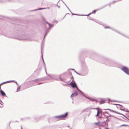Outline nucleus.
Here are the masks:
<instances>
[{"label":"nucleus","mask_w":129,"mask_h":129,"mask_svg":"<svg viewBox=\"0 0 129 129\" xmlns=\"http://www.w3.org/2000/svg\"><path fill=\"white\" fill-rule=\"evenodd\" d=\"M127 38H128V39H129V36H127Z\"/></svg>","instance_id":"nucleus-64"},{"label":"nucleus","mask_w":129,"mask_h":129,"mask_svg":"<svg viewBox=\"0 0 129 129\" xmlns=\"http://www.w3.org/2000/svg\"><path fill=\"white\" fill-rule=\"evenodd\" d=\"M74 93H72L71 96V97L76 96L78 95V93L76 91L74 90Z\"/></svg>","instance_id":"nucleus-8"},{"label":"nucleus","mask_w":129,"mask_h":129,"mask_svg":"<svg viewBox=\"0 0 129 129\" xmlns=\"http://www.w3.org/2000/svg\"><path fill=\"white\" fill-rule=\"evenodd\" d=\"M5 82V83H8V81H7Z\"/></svg>","instance_id":"nucleus-63"},{"label":"nucleus","mask_w":129,"mask_h":129,"mask_svg":"<svg viewBox=\"0 0 129 129\" xmlns=\"http://www.w3.org/2000/svg\"><path fill=\"white\" fill-rule=\"evenodd\" d=\"M112 104L113 105H117V104Z\"/></svg>","instance_id":"nucleus-60"},{"label":"nucleus","mask_w":129,"mask_h":129,"mask_svg":"<svg viewBox=\"0 0 129 129\" xmlns=\"http://www.w3.org/2000/svg\"><path fill=\"white\" fill-rule=\"evenodd\" d=\"M5 84V82H2V83H1V84H2V85L3 84Z\"/></svg>","instance_id":"nucleus-58"},{"label":"nucleus","mask_w":129,"mask_h":129,"mask_svg":"<svg viewBox=\"0 0 129 129\" xmlns=\"http://www.w3.org/2000/svg\"><path fill=\"white\" fill-rule=\"evenodd\" d=\"M116 2V1H114L112 2V4H113Z\"/></svg>","instance_id":"nucleus-54"},{"label":"nucleus","mask_w":129,"mask_h":129,"mask_svg":"<svg viewBox=\"0 0 129 129\" xmlns=\"http://www.w3.org/2000/svg\"><path fill=\"white\" fill-rule=\"evenodd\" d=\"M68 114V112H66L64 114L60 115V119H63V118H66Z\"/></svg>","instance_id":"nucleus-7"},{"label":"nucleus","mask_w":129,"mask_h":129,"mask_svg":"<svg viewBox=\"0 0 129 129\" xmlns=\"http://www.w3.org/2000/svg\"><path fill=\"white\" fill-rule=\"evenodd\" d=\"M0 94H1L2 96H5L6 97H7L5 92L1 89V87H0Z\"/></svg>","instance_id":"nucleus-9"},{"label":"nucleus","mask_w":129,"mask_h":129,"mask_svg":"<svg viewBox=\"0 0 129 129\" xmlns=\"http://www.w3.org/2000/svg\"><path fill=\"white\" fill-rule=\"evenodd\" d=\"M91 14L90 13H89L88 14H87V15H83L82 16H89V15H90Z\"/></svg>","instance_id":"nucleus-32"},{"label":"nucleus","mask_w":129,"mask_h":129,"mask_svg":"<svg viewBox=\"0 0 129 129\" xmlns=\"http://www.w3.org/2000/svg\"><path fill=\"white\" fill-rule=\"evenodd\" d=\"M45 79L44 78H40L39 79H35L34 80H33L31 81L32 82H35V83H37L39 81H41L44 80ZM43 83H39L37 84H36V83H34V85H40L41 84H43Z\"/></svg>","instance_id":"nucleus-3"},{"label":"nucleus","mask_w":129,"mask_h":129,"mask_svg":"<svg viewBox=\"0 0 129 129\" xmlns=\"http://www.w3.org/2000/svg\"><path fill=\"white\" fill-rule=\"evenodd\" d=\"M70 12H71V13H72V15H76V14H74V13H72L71 12V11H70Z\"/></svg>","instance_id":"nucleus-48"},{"label":"nucleus","mask_w":129,"mask_h":129,"mask_svg":"<svg viewBox=\"0 0 129 129\" xmlns=\"http://www.w3.org/2000/svg\"><path fill=\"white\" fill-rule=\"evenodd\" d=\"M104 28H105V29H106V28H109V29H110L111 28L110 27H109V26H107L105 27H104Z\"/></svg>","instance_id":"nucleus-35"},{"label":"nucleus","mask_w":129,"mask_h":129,"mask_svg":"<svg viewBox=\"0 0 129 129\" xmlns=\"http://www.w3.org/2000/svg\"><path fill=\"white\" fill-rule=\"evenodd\" d=\"M119 34L122 35V36H123L124 37H126V38L127 37V36H126V35H124L121 33H120V34Z\"/></svg>","instance_id":"nucleus-36"},{"label":"nucleus","mask_w":129,"mask_h":129,"mask_svg":"<svg viewBox=\"0 0 129 129\" xmlns=\"http://www.w3.org/2000/svg\"><path fill=\"white\" fill-rule=\"evenodd\" d=\"M92 109H95L94 108H92ZM97 109V114L96 115V117H97V116H98L99 114V111L98 110V109Z\"/></svg>","instance_id":"nucleus-23"},{"label":"nucleus","mask_w":129,"mask_h":129,"mask_svg":"<svg viewBox=\"0 0 129 129\" xmlns=\"http://www.w3.org/2000/svg\"><path fill=\"white\" fill-rule=\"evenodd\" d=\"M101 123V122H96L95 123V125H99V123Z\"/></svg>","instance_id":"nucleus-26"},{"label":"nucleus","mask_w":129,"mask_h":129,"mask_svg":"<svg viewBox=\"0 0 129 129\" xmlns=\"http://www.w3.org/2000/svg\"><path fill=\"white\" fill-rule=\"evenodd\" d=\"M99 125L100 126H104V125H103L102 124H101V123Z\"/></svg>","instance_id":"nucleus-53"},{"label":"nucleus","mask_w":129,"mask_h":129,"mask_svg":"<svg viewBox=\"0 0 129 129\" xmlns=\"http://www.w3.org/2000/svg\"><path fill=\"white\" fill-rule=\"evenodd\" d=\"M116 118L117 119H118V120H120V121H125L124 120H121L120 119H119V118H117H117Z\"/></svg>","instance_id":"nucleus-40"},{"label":"nucleus","mask_w":129,"mask_h":129,"mask_svg":"<svg viewBox=\"0 0 129 129\" xmlns=\"http://www.w3.org/2000/svg\"><path fill=\"white\" fill-rule=\"evenodd\" d=\"M53 75V76H52V77H51L50 79H53L55 77V75Z\"/></svg>","instance_id":"nucleus-33"},{"label":"nucleus","mask_w":129,"mask_h":129,"mask_svg":"<svg viewBox=\"0 0 129 129\" xmlns=\"http://www.w3.org/2000/svg\"><path fill=\"white\" fill-rule=\"evenodd\" d=\"M53 119H54L55 118H57V119H60V115H58V116H54L53 117Z\"/></svg>","instance_id":"nucleus-15"},{"label":"nucleus","mask_w":129,"mask_h":129,"mask_svg":"<svg viewBox=\"0 0 129 129\" xmlns=\"http://www.w3.org/2000/svg\"><path fill=\"white\" fill-rule=\"evenodd\" d=\"M121 70L125 73L129 75V69L125 66L122 67Z\"/></svg>","instance_id":"nucleus-4"},{"label":"nucleus","mask_w":129,"mask_h":129,"mask_svg":"<svg viewBox=\"0 0 129 129\" xmlns=\"http://www.w3.org/2000/svg\"><path fill=\"white\" fill-rule=\"evenodd\" d=\"M99 10H98V9H97V10H93L92 12L91 13V14H93V13L95 14L96 13V11Z\"/></svg>","instance_id":"nucleus-22"},{"label":"nucleus","mask_w":129,"mask_h":129,"mask_svg":"<svg viewBox=\"0 0 129 129\" xmlns=\"http://www.w3.org/2000/svg\"><path fill=\"white\" fill-rule=\"evenodd\" d=\"M49 32V31H48L46 30L45 31V35H44V38H43V40H44L45 39V38L46 36L47 35V34Z\"/></svg>","instance_id":"nucleus-13"},{"label":"nucleus","mask_w":129,"mask_h":129,"mask_svg":"<svg viewBox=\"0 0 129 129\" xmlns=\"http://www.w3.org/2000/svg\"><path fill=\"white\" fill-rule=\"evenodd\" d=\"M75 88H76V89L78 90V91H79V90H80L79 88H78V87H77H77H75Z\"/></svg>","instance_id":"nucleus-44"},{"label":"nucleus","mask_w":129,"mask_h":129,"mask_svg":"<svg viewBox=\"0 0 129 129\" xmlns=\"http://www.w3.org/2000/svg\"><path fill=\"white\" fill-rule=\"evenodd\" d=\"M100 99L102 100L101 101H100V104H101L105 103V99L100 98Z\"/></svg>","instance_id":"nucleus-10"},{"label":"nucleus","mask_w":129,"mask_h":129,"mask_svg":"<svg viewBox=\"0 0 129 129\" xmlns=\"http://www.w3.org/2000/svg\"><path fill=\"white\" fill-rule=\"evenodd\" d=\"M109 5V4H107L106 5H105L104 6H102V7L100 8L98 10H101V9H103V8H104L105 7H106L107 6H108Z\"/></svg>","instance_id":"nucleus-17"},{"label":"nucleus","mask_w":129,"mask_h":129,"mask_svg":"<svg viewBox=\"0 0 129 129\" xmlns=\"http://www.w3.org/2000/svg\"><path fill=\"white\" fill-rule=\"evenodd\" d=\"M74 70V71L77 74L79 75H80V74L78 73L77 72H76L75 70L74 69H69L68 70V71H69V70Z\"/></svg>","instance_id":"nucleus-12"},{"label":"nucleus","mask_w":129,"mask_h":129,"mask_svg":"<svg viewBox=\"0 0 129 129\" xmlns=\"http://www.w3.org/2000/svg\"><path fill=\"white\" fill-rule=\"evenodd\" d=\"M20 86L17 88V89L16 92H17L20 91Z\"/></svg>","instance_id":"nucleus-24"},{"label":"nucleus","mask_w":129,"mask_h":129,"mask_svg":"<svg viewBox=\"0 0 129 129\" xmlns=\"http://www.w3.org/2000/svg\"><path fill=\"white\" fill-rule=\"evenodd\" d=\"M42 48H41L42 58V60L43 61V63H44V65H45V63L44 60V59H43V55L42 51Z\"/></svg>","instance_id":"nucleus-16"},{"label":"nucleus","mask_w":129,"mask_h":129,"mask_svg":"<svg viewBox=\"0 0 129 129\" xmlns=\"http://www.w3.org/2000/svg\"><path fill=\"white\" fill-rule=\"evenodd\" d=\"M103 115H104V116L105 117H106V115L105 114V113H104V112H103Z\"/></svg>","instance_id":"nucleus-59"},{"label":"nucleus","mask_w":129,"mask_h":129,"mask_svg":"<svg viewBox=\"0 0 129 129\" xmlns=\"http://www.w3.org/2000/svg\"><path fill=\"white\" fill-rule=\"evenodd\" d=\"M0 104L1 105V106H0V107L1 108H3V104H4L3 102L1 101V100L0 99Z\"/></svg>","instance_id":"nucleus-19"},{"label":"nucleus","mask_w":129,"mask_h":129,"mask_svg":"<svg viewBox=\"0 0 129 129\" xmlns=\"http://www.w3.org/2000/svg\"><path fill=\"white\" fill-rule=\"evenodd\" d=\"M13 80H9V81H8V83L12 82H13Z\"/></svg>","instance_id":"nucleus-42"},{"label":"nucleus","mask_w":129,"mask_h":129,"mask_svg":"<svg viewBox=\"0 0 129 129\" xmlns=\"http://www.w3.org/2000/svg\"><path fill=\"white\" fill-rule=\"evenodd\" d=\"M76 15H77V16H83V15L82 14H76Z\"/></svg>","instance_id":"nucleus-45"},{"label":"nucleus","mask_w":129,"mask_h":129,"mask_svg":"<svg viewBox=\"0 0 129 129\" xmlns=\"http://www.w3.org/2000/svg\"><path fill=\"white\" fill-rule=\"evenodd\" d=\"M70 84L71 85L72 87L73 88H75L77 87V84L74 81H72Z\"/></svg>","instance_id":"nucleus-6"},{"label":"nucleus","mask_w":129,"mask_h":129,"mask_svg":"<svg viewBox=\"0 0 129 129\" xmlns=\"http://www.w3.org/2000/svg\"><path fill=\"white\" fill-rule=\"evenodd\" d=\"M116 113L118 114H120V115H122V116H123L124 117H125L127 119V118H128L126 116H125L124 115H123V114H121V113H120L118 112H117Z\"/></svg>","instance_id":"nucleus-20"},{"label":"nucleus","mask_w":129,"mask_h":129,"mask_svg":"<svg viewBox=\"0 0 129 129\" xmlns=\"http://www.w3.org/2000/svg\"><path fill=\"white\" fill-rule=\"evenodd\" d=\"M88 19L89 20H93V19L91 17H87Z\"/></svg>","instance_id":"nucleus-31"},{"label":"nucleus","mask_w":129,"mask_h":129,"mask_svg":"<svg viewBox=\"0 0 129 129\" xmlns=\"http://www.w3.org/2000/svg\"><path fill=\"white\" fill-rule=\"evenodd\" d=\"M59 79L61 81H63V80H62V79L61 78L60 76L59 77Z\"/></svg>","instance_id":"nucleus-49"},{"label":"nucleus","mask_w":129,"mask_h":129,"mask_svg":"<svg viewBox=\"0 0 129 129\" xmlns=\"http://www.w3.org/2000/svg\"><path fill=\"white\" fill-rule=\"evenodd\" d=\"M109 110L110 111H111L113 112L114 113H116V112H117V111H114V110H113L110 109H109Z\"/></svg>","instance_id":"nucleus-27"},{"label":"nucleus","mask_w":129,"mask_h":129,"mask_svg":"<svg viewBox=\"0 0 129 129\" xmlns=\"http://www.w3.org/2000/svg\"><path fill=\"white\" fill-rule=\"evenodd\" d=\"M46 9V8H38V9H35V10H32V11H37V10H43V9Z\"/></svg>","instance_id":"nucleus-11"},{"label":"nucleus","mask_w":129,"mask_h":129,"mask_svg":"<svg viewBox=\"0 0 129 129\" xmlns=\"http://www.w3.org/2000/svg\"><path fill=\"white\" fill-rule=\"evenodd\" d=\"M13 82H14V83H16L18 85V83H17V82L16 81H13Z\"/></svg>","instance_id":"nucleus-37"},{"label":"nucleus","mask_w":129,"mask_h":129,"mask_svg":"<svg viewBox=\"0 0 129 129\" xmlns=\"http://www.w3.org/2000/svg\"><path fill=\"white\" fill-rule=\"evenodd\" d=\"M79 93L80 94H81L83 95L86 98L88 99L89 100H90L91 101H95V100L93 99L91 97H90L88 95H85L84 94V93L82 92L81 90H79Z\"/></svg>","instance_id":"nucleus-5"},{"label":"nucleus","mask_w":129,"mask_h":129,"mask_svg":"<svg viewBox=\"0 0 129 129\" xmlns=\"http://www.w3.org/2000/svg\"><path fill=\"white\" fill-rule=\"evenodd\" d=\"M103 61H100L99 62L101 63H104L107 66L110 67H114V63L112 59L109 58H102Z\"/></svg>","instance_id":"nucleus-2"},{"label":"nucleus","mask_w":129,"mask_h":129,"mask_svg":"<svg viewBox=\"0 0 129 129\" xmlns=\"http://www.w3.org/2000/svg\"><path fill=\"white\" fill-rule=\"evenodd\" d=\"M129 126V125L127 124H123L120 126V127L122 126Z\"/></svg>","instance_id":"nucleus-29"},{"label":"nucleus","mask_w":129,"mask_h":129,"mask_svg":"<svg viewBox=\"0 0 129 129\" xmlns=\"http://www.w3.org/2000/svg\"><path fill=\"white\" fill-rule=\"evenodd\" d=\"M61 1H62L63 2V4H64V5H65V6L66 7H67V5L63 1H62V0H61Z\"/></svg>","instance_id":"nucleus-43"},{"label":"nucleus","mask_w":129,"mask_h":129,"mask_svg":"<svg viewBox=\"0 0 129 129\" xmlns=\"http://www.w3.org/2000/svg\"><path fill=\"white\" fill-rule=\"evenodd\" d=\"M10 1V2L12 1V0H6V1H4L0 0V2L2 3V2H4L5 1Z\"/></svg>","instance_id":"nucleus-30"},{"label":"nucleus","mask_w":129,"mask_h":129,"mask_svg":"<svg viewBox=\"0 0 129 129\" xmlns=\"http://www.w3.org/2000/svg\"><path fill=\"white\" fill-rule=\"evenodd\" d=\"M110 29H111V30H113L115 32H117V33H118L119 34H120V33L118 31L116 30H115L114 29L111 28Z\"/></svg>","instance_id":"nucleus-21"},{"label":"nucleus","mask_w":129,"mask_h":129,"mask_svg":"<svg viewBox=\"0 0 129 129\" xmlns=\"http://www.w3.org/2000/svg\"><path fill=\"white\" fill-rule=\"evenodd\" d=\"M67 9H68V10H69L70 11H71L70 10V9L68 7H67Z\"/></svg>","instance_id":"nucleus-61"},{"label":"nucleus","mask_w":129,"mask_h":129,"mask_svg":"<svg viewBox=\"0 0 129 129\" xmlns=\"http://www.w3.org/2000/svg\"><path fill=\"white\" fill-rule=\"evenodd\" d=\"M67 14H69V13H67V14L65 15L64 16V17H63V18H64L65 17V16H66V15H67Z\"/></svg>","instance_id":"nucleus-56"},{"label":"nucleus","mask_w":129,"mask_h":129,"mask_svg":"<svg viewBox=\"0 0 129 129\" xmlns=\"http://www.w3.org/2000/svg\"><path fill=\"white\" fill-rule=\"evenodd\" d=\"M42 19H43V20H44V21H45L46 22V21H46V19H45V18L44 17H43Z\"/></svg>","instance_id":"nucleus-38"},{"label":"nucleus","mask_w":129,"mask_h":129,"mask_svg":"<svg viewBox=\"0 0 129 129\" xmlns=\"http://www.w3.org/2000/svg\"><path fill=\"white\" fill-rule=\"evenodd\" d=\"M117 105L121 106V107L122 108H123V106L122 105H120V104H117Z\"/></svg>","instance_id":"nucleus-41"},{"label":"nucleus","mask_w":129,"mask_h":129,"mask_svg":"<svg viewBox=\"0 0 129 129\" xmlns=\"http://www.w3.org/2000/svg\"><path fill=\"white\" fill-rule=\"evenodd\" d=\"M110 120V119L107 118V119L105 121H104L103 122V123H105V124H106L107 126L108 125V124L106 123V122L107 121H109Z\"/></svg>","instance_id":"nucleus-18"},{"label":"nucleus","mask_w":129,"mask_h":129,"mask_svg":"<svg viewBox=\"0 0 129 129\" xmlns=\"http://www.w3.org/2000/svg\"><path fill=\"white\" fill-rule=\"evenodd\" d=\"M30 119V117H25V120L26 119Z\"/></svg>","instance_id":"nucleus-34"},{"label":"nucleus","mask_w":129,"mask_h":129,"mask_svg":"<svg viewBox=\"0 0 129 129\" xmlns=\"http://www.w3.org/2000/svg\"><path fill=\"white\" fill-rule=\"evenodd\" d=\"M125 112H128L129 111V110H128L127 109H126V110H125Z\"/></svg>","instance_id":"nucleus-51"},{"label":"nucleus","mask_w":129,"mask_h":129,"mask_svg":"<svg viewBox=\"0 0 129 129\" xmlns=\"http://www.w3.org/2000/svg\"><path fill=\"white\" fill-rule=\"evenodd\" d=\"M71 78H72V79H73V80H72V81H74V78H73V76H72V77H71Z\"/></svg>","instance_id":"nucleus-55"},{"label":"nucleus","mask_w":129,"mask_h":129,"mask_svg":"<svg viewBox=\"0 0 129 129\" xmlns=\"http://www.w3.org/2000/svg\"><path fill=\"white\" fill-rule=\"evenodd\" d=\"M59 1H58V2ZM57 4H58V3H57V4H56V6H57V7H58L59 8H60V6H58V5H57Z\"/></svg>","instance_id":"nucleus-52"},{"label":"nucleus","mask_w":129,"mask_h":129,"mask_svg":"<svg viewBox=\"0 0 129 129\" xmlns=\"http://www.w3.org/2000/svg\"><path fill=\"white\" fill-rule=\"evenodd\" d=\"M46 23L48 24L49 26H50L51 28L53 26V25L50 24L47 21H46Z\"/></svg>","instance_id":"nucleus-14"},{"label":"nucleus","mask_w":129,"mask_h":129,"mask_svg":"<svg viewBox=\"0 0 129 129\" xmlns=\"http://www.w3.org/2000/svg\"><path fill=\"white\" fill-rule=\"evenodd\" d=\"M48 75L49 76L50 78L51 77H52V76H53V75H51L48 74Z\"/></svg>","instance_id":"nucleus-46"},{"label":"nucleus","mask_w":129,"mask_h":129,"mask_svg":"<svg viewBox=\"0 0 129 129\" xmlns=\"http://www.w3.org/2000/svg\"><path fill=\"white\" fill-rule=\"evenodd\" d=\"M69 74L71 75H72V74L71 72H70L69 73Z\"/></svg>","instance_id":"nucleus-62"},{"label":"nucleus","mask_w":129,"mask_h":129,"mask_svg":"<svg viewBox=\"0 0 129 129\" xmlns=\"http://www.w3.org/2000/svg\"><path fill=\"white\" fill-rule=\"evenodd\" d=\"M112 4V3H109V4H109V5H109V6H110V5H111V4Z\"/></svg>","instance_id":"nucleus-57"},{"label":"nucleus","mask_w":129,"mask_h":129,"mask_svg":"<svg viewBox=\"0 0 129 129\" xmlns=\"http://www.w3.org/2000/svg\"><path fill=\"white\" fill-rule=\"evenodd\" d=\"M104 113H107V114H109V113L107 111H105L104 112Z\"/></svg>","instance_id":"nucleus-50"},{"label":"nucleus","mask_w":129,"mask_h":129,"mask_svg":"<svg viewBox=\"0 0 129 129\" xmlns=\"http://www.w3.org/2000/svg\"><path fill=\"white\" fill-rule=\"evenodd\" d=\"M21 119L22 120L25 121V117L24 118H21Z\"/></svg>","instance_id":"nucleus-39"},{"label":"nucleus","mask_w":129,"mask_h":129,"mask_svg":"<svg viewBox=\"0 0 129 129\" xmlns=\"http://www.w3.org/2000/svg\"><path fill=\"white\" fill-rule=\"evenodd\" d=\"M108 115H109V117H112L114 118H117V117H115L113 116V115H111L110 114H108Z\"/></svg>","instance_id":"nucleus-28"},{"label":"nucleus","mask_w":129,"mask_h":129,"mask_svg":"<svg viewBox=\"0 0 129 129\" xmlns=\"http://www.w3.org/2000/svg\"><path fill=\"white\" fill-rule=\"evenodd\" d=\"M119 109L121 111H125V109L124 108V109H122L121 107H120L119 108Z\"/></svg>","instance_id":"nucleus-25"},{"label":"nucleus","mask_w":129,"mask_h":129,"mask_svg":"<svg viewBox=\"0 0 129 129\" xmlns=\"http://www.w3.org/2000/svg\"><path fill=\"white\" fill-rule=\"evenodd\" d=\"M0 34L3 35L5 37L9 38L20 40H31L30 35L29 34H25L24 33H23L22 34L20 35L17 34H14L13 33H11L8 34L5 30L1 31L0 29Z\"/></svg>","instance_id":"nucleus-1"},{"label":"nucleus","mask_w":129,"mask_h":129,"mask_svg":"<svg viewBox=\"0 0 129 129\" xmlns=\"http://www.w3.org/2000/svg\"><path fill=\"white\" fill-rule=\"evenodd\" d=\"M51 28H50V26H49V28H48L47 29V30H46L48 31H49V30Z\"/></svg>","instance_id":"nucleus-47"}]
</instances>
